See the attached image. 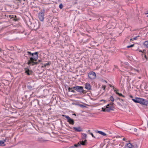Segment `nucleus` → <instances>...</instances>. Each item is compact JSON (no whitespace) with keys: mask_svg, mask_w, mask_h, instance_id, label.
I'll list each match as a JSON object with an SVG mask.
<instances>
[{"mask_svg":"<svg viewBox=\"0 0 148 148\" xmlns=\"http://www.w3.org/2000/svg\"><path fill=\"white\" fill-rule=\"evenodd\" d=\"M38 52H36L34 53H32L31 57L29 58V60H28V62L27 64L31 66H34L35 65H37L38 64V62H35L37 61V60L38 58ZM25 54H24V56L27 57V60L29 59V58L26 56Z\"/></svg>","mask_w":148,"mask_h":148,"instance_id":"1","label":"nucleus"},{"mask_svg":"<svg viewBox=\"0 0 148 148\" xmlns=\"http://www.w3.org/2000/svg\"><path fill=\"white\" fill-rule=\"evenodd\" d=\"M132 100L135 103H139L142 105H144L146 106H148V101L147 99L136 97L134 99L132 98Z\"/></svg>","mask_w":148,"mask_h":148,"instance_id":"2","label":"nucleus"},{"mask_svg":"<svg viewBox=\"0 0 148 148\" xmlns=\"http://www.w3.org/2000/svg\"><path fill=\"white\" fill-rule=\"evenodd\" d=\"M73 88L74 89V91L75 92L76 91L79 92V94L81 95L86 94L87 92L86 90H84V87L82 86H75L73 87Z\"/></svg>","mask_w":148,"mask_h":148,"instance_id":"3","label":"nucleus"},{"mask_svg":"<svg viewBox=\"0 0 148 148\" xmlns=\"http://www.w3.org/2000/svg\"><path fill=\"white\" fill-rule=\"evenodd\" d=\"M45 10L44 9H43L41 10L38 13V18L42 22H43L45 18Z\"/></svg>","mask_w":148,"mask_h":148,"instance_id":"4","label":"nucleus"},{"mask_svg":"<svg viewBox=\"0 0 148 148\" xmlns=\"http://www.w3.org/2000/svg\"><path fill=\"white\" fill-rule=\"evenodd\" d=\"M27 23L28 25L29 26V27L32 29L36 30L38 28V24L36 22L32 23L29 21Z\"/></svg>","mask_w":148,"mask_h":148,"instance_id":"5","label":"nucleus"},{"mask_svg":"<svg viewBox=\"0 0 148 148\" xmlns=\"http://www.w3.org/2000/svg\"><path fill=\"white\" fill-rule=\"evenodd\" d=\"M30 105L33 107L38 106H40L39 101L38 99H35L30 102Z\"/></svg>","mask_w":148,"mask_h":148,"instance_id":"6","label":"nucleus"},{"mask_svg":"<svg viewBox=\"0 0 148 148\" xmlns=\"http://www.w3.org/2000/svg\"><path fill=\"white\" fill-rule=\"evenodd\" d=\"M62 116L67 119V122H68L69 124L72 125H74V121L73 119L71 118L69 116L63 115Z\"/></svg>","mask_w":148,"mask_h":148,"instance_id":"7","label":"nucleus"},{"mask_svg":"<svg viewBox=\"0 0 148 148\" xmlns=\"http://www.w3.org/2000/svg\"><path fill=\"white\" fill-rule=\"evenodd\" d=\"M8 17L10 18L11 21H13L15 22L18 21L19 20V18L17 17L15 15H9L8 16Z\"/></svg>","mask_w":148,"mask_h":148,"instance_id":"8","label":"nucleus"},{"mask_svg":"<svg viewBox=\"0 0 148 148\" xmlns=\"http://www.w3.org/2000/svg\"><path fill=\"white\" fill-rule=\"evenodd\" d=\"M110 104H108L106 106V108H107L106 112H110L111 111H114V106H112L111 105H110Z\"/></svg>","mask_w":148,"mask_h":148,"instance_id":"9","label":"nucleus"},{"mask_svg":"<svg viewBox=\"0 0 148 148\" xmlns=\"http://www.w3.org/2000/svg\"><path fill=\"white\" fill-rule=\"evenodd\" d=\"M25 71V73L28 75H32L33 73V71L29 69L28 68H25L24 69Z\"/></svg>","mask_w":148,"mask_h":148,"instance_id":"10","label":"nucleus"},{"mask_svg":"<svg viewBox=\"0 0 148 148\" xmlns=\"http://www.w3.org/2000/svg\"><path fill=\"white\" fill-rule=\"evenodd\" d=\"M75 132H81L83 131V130L80 126L77 127H74L72 128Z\"/></svg>","mask_w":148,"mask_h":148,"instance_id":"11","label":"nucleus"},{"mask_svg":"<svg viewBox=\"0 0 148 148\" xmlns=\"http://www.w3.org/2000/svg\"><path fill=\"white\" fill-rule=\"evenodd\" d=\"M90 75H92L93 76L95 77L96 76V74L95 72L92 71H90L89 72L88 74V77L90 79H92V77L90 76Z\"/></svg>","mask_w":148,"mask_h":148,"instance_id":"12","label":"nucleus"},{"mask_svg":"<svg viewBox=\"0 0 148 148\" xmlns=\"http://www.w3.org/2000/svg\"><path fill=\"white\" fill-rule=\"evenodd\" d=\"M85 87L86 89L88 90H91V87L90 84L89 83H87L85 84Z\"/></svg>","mask_w":148,"mask_h":148,"instance_id":"13","label":"nucleus"},{"mask_svg":"<svg viewBox=\"0 0 148 148\" xmlns=\"http://www.w3.org/2000/svg\"><path fill=\"white\" fill-rule=\"evenodd\" d=\"M51 64V62L50 61H49L47 63L45 64L42 63V67L43 68H45L47 66H49Z\"/></svg>","mask_w":148,"mask_h":148,"instance_id":"14","label":"nucleus"},{"mask_svg":"<svg viewBox=\"0 0 148 148\" xmlns=\"http://www.w3.org/2000/svg\"><path fill=\"white\" fill-rule=\"evenodd\" d=\"M27 88L30 90H32L34 89V86H32L30 84L27 85Z\"/></svg>","mask_w":148,"mask_h":148,"instance_id":"15","label":"nucleus"},{"mask_svg":"<svg viewBox=\"0 0 148 148\" xmlns=\"http://www.w3.org/2000/svg\"><path fill=\"white\" fill-rule=\"evenodd\" d=\"M97 133H99L101 135H103V136H105L107 135V134L104 132L100 131H97Z\"/></svg>","mask_w":148,"mask_h":148,"instance_id":"16","label":"nucleus"},{"mask_svg":"<svg viewBox=\"0 0 148 148\" xmlns=\"http://www.w3.org/2000/svg\"><path fill=\"white\" fill-rule=\"evenodd\" d=\"M68 91L69 92H73V93H75V92L74 91V89H73V87H72V88H70V87H68Z\"/></svg>","mask_w":148,"mask_h":148,"instance_id":"17","label":"nucleus"},{"mask_svg":"<svg viewBox=\"0 0 148 148\" xmlns=\"http://www.w3.org/2000/svg\"><path fill=\"white\" fill-rule=\"evenodd\" d=\"M37 140L40 142H43L45 141V140H43L41 137H38L37 139Z\"/></svg>","mask_w":148,"mask_h":148,"instance_id":"18","label":"nucleus"},{"mask_svg":"<svg viewBox=\"0 0 148 148\" xmlns=\"http://www.w3.org/2000/svg\"><path fill=\"white\" fill-rule=\"evenodd\" d=\"M143 45L146 47L148 48V40L145 41L143 43Z\"/></svg>","mask_w":148,"mask_h":148,"instance_id":"19","label":"nucleus"},{"mask_svg":"<svg viewBox=\"0 0 148 148\" xmlns=\"http://www.w3.org/2000/svg\"><path fill=\"white\" fill-rule=\"evenodd\" d=\"M126 145L127 146V147H128L129 148H132V145L130 143H128L126 144Z\"/></svg>","mask_w":148,"mask_h":148,"instance_id":"20","label":"nucleus"},{"mask_svg":"<svg viewBox=\"0 0 148 148\" xmlns=\"http://www.w3.org/2000/svg\"><path fill=\"white\" fill-rule=\"evenodd\" d=\"M79 143L81 145H82L83 146L86 145V144L84 143V141H80Z\"/></svg>","mask_w":148,"mask_h":148,"instance_id":"21","label":"nucleus"},{"mask_svg":"<svg viewBox=\"0 0 148 148\" xmlns=\"http://www.w3.org/2000/svg\"><path fill=\"white\" fill-rule=\"evenodd\" d=\"M4 141H2V140H0V145L1 146H5V145L4 144Z\"/></svg>","mask_w":148,"mask_h":148,"instance_id":"22","label":"nucleus"},{"mask_svg":"<svg viewBox=\"0 0 148 148\" xmlns=\"http://www.w3.org/2000/svg\"><path fill=\"white\" fill-rule=\"evenodd\" d=\"M82 134L83 136L82 137V138L83 139H86V138L87 135L86 134L82 133Z\"/></svg>","mask_w":148,"mask_h":148,"instance_id":"23","label":"nucleus"},{"mask_svg":"<svg viewBox=\"0 0 148 148\" xmlns=\"http://www.w3.org/2000/svg\"><path fill=\"white\" fill-rule=\"evenodd\" d=\"M80 146V144L79 142H78L77 144H74L73 147H77L79 146Z\"/></svg>","mask_w":148,"mask_h":148,"instance_id":"24","label":"nucleus"},{"mask_svg":"<svg viewBox=\"0 0 148 148\" xmlns=\"http://www.w3.org/2000/svg\"><path fill=\"white\" fill-rule=\"evenodd\" d=\"M27 55L29 56V58L31 57V55L32 53L30 51H27Z\"/></svg>","mask_w":148,"mask_h":148,"instance_id":"25","label":"nucleus"},{"mask_svg":"<svg viewBox=\"0 0 148 148\" xmlns=\"http://www.w3.org/2000/svg\"><path fill=\"white\" fill-rule=\"evenodd\" d=\"M110 100L112 102L114 101V99L112 96H110Z\"/></svg>","mask_w":148,"mask_h":148,"instance_id":"26","label":"nucleus"},{"mask_svg":"<svg viewBox=\"0 0 148 148\" xmlns=\"http://www.w3.org/2000/svg\"><path fill=\"white\" fill-rule=\"evenodd\" d=\"M63 7V5L62 3H60L59 5V8L61 9H62Z\"/></svg>","mask_w":148,"mask_h":148,"instance_id":"27","label":"nucleus"},{"mask_svg":"<svg viewBox=\"0 0 148 148\" xmlns=\"http://www.w3.org/2000/svg\"><path fill=\"white\" fill-rule=\"evenodd\" d=\"M78 105L79 106L83 108L86 107V106L82 104H79Z\"/></svg>","mask_w":148,"mask_h":148,"instance_id":"28","label":"nucleus"},{"mask_svg":"<svg viewBox=\"0 0 148 148\" xmlns=\"http://www.w3.org/2000/svg\"><path fill=\"white\" fill-rule=\"evenodd\" d=\"M103 112H106L107 108L106 107V108H102L101 110Z\"/></svg>","mask_w":148,"mask_h":148,"instance_id":"29","label":"nucleus"},{"mask_svg":"<svg viewBox=\"0 0 148 148\" xmlns=\"http://www.w3.org/2000/svg\"><path fill=\"white\" fill-rule=\"evenodd\" d=\"M116 94L117 95H119V96H120V97H121L122 96V94L119 93L118 92H116Z\"/></svg>","mask_w":148,"mask_h":148,"instance_id":"30","label":"nucleus"},{"mask_svg":"<svg viewBox=\"0 0 148 148\" xmlns=\"http://www.w3.org/2000/svg\"><path fill=\"white\" fill-rule=\"evenodd\" d=\"M118 99H119L120 101H124V100L123 99H121L119 98H117L115 100V101L118 100Z\"/></svg>","mask_w":148,"mask_h":148,"instance_id":"31","label":"nucleus"},{"mask_svg":"<svg viewBox=\"0 0 148 148\" xmlns=\"http://www.w3.org/2000/svg\"><path fill=\"white\" fill-rule=\"evenodd\" d=\"M138 51L140 52H141L143 53V54H142V55L143 56L144 54H143V53H144V51H145V50H143L142 51L141 50H138Z\"/></svg>","mask_w":148,"mask_h":148,"instance_id":"32","label":"nucleus"},{"mask_svg":"<svg viewBox=\"0 0 148 148\" xmlns=\"http://www.w3.org/2000/svg\"><path fill=\"white\" fill-rule=\"evenodd\" d=\"M134 45V44H132L128 46H127V48H130L133 47Z\"/></svg>","mask_w":148,"mask_h":148,"instance_id":"33","label":"nucleus"},{"mask_svg":"<svg viewBox=\"0 0 148 148\" xmlns=\"http://www.w3.org/2000/svg\"><path fill=\"white\" fill-rule=\"evenodd\" d=\"M101 88L103 90H105L106 88V86L105 85H102Z\"/></svg>","mask_w":148,"mask_h":148,"instance_id":"34","label":"nucleus"},{"mask_svg":"<svg viewBox=\"0 0 148 148\" xmlns=\"http://www.w3.org/2000/svg\"><path fill=\"white\" fill-rule=\"evenodd\" d=\"M144 57L146 59V60H148V57L146 56V55H145H145H144Z\"/></svg>","mask_w":148,"mask_h":148,"instance_id":"35","label":"nucleus"},{"mask_svg":"<svg viewBox=\"0 0 148 148\" xmlns=\"http://www.w3.org/2000/svg\"><path fill=\"white\" fill-rule=\"evenodd\" d=\"M90 134L94 138H95V137L94 136L93 134L92 133H90Z\"/></svg>","mask_w":148,"mask_h":148,"instance_id":"36","label":"nucleus"},{"mask_svg":"<svg viewBox=\"0 0 148 148\" xmlns=\"http://www.w3.org/2000/svg\"><path fill=\"white\" fill-rule=\"evenodd\" d=\"M117 103L118 105H119V106H122V105L120 102H118Z\"/></svg>","mask_w":148,"mask_h":148,"instance_id":"37","label":"nucleus"},{"mask_svg":"<svg viewBox=\"0 0 148 148\" xmlns=\"http://www.w3.org/2000/svg\"><path fill=\"white\" fill-rule=\"evenodd\" d=\"M110 104V105H111V106H114V103H113L112 102V103H110L109 104Z\"/></svg>","mask_w":148,"mask_h":148,"instance_id":"38","label":"nucleus"},{"mask_svg":"<svg viewBox=\"0 0 148 148\" xmlns=\"http://www.w3.org/2000/svg\"><path fill=\"white\" fill-rule=\"evenodd\" d=\"M42 61L41 60H38L37 62V61H36V62H38V64L39 63V62H41Z\"/></svg>","mask_w":148,"mask_h":148,"instance_id":"39","label":"nucleus"},{"mask_svg":"<svg viewBox=\"0 0 148 148\" xmlns=\"http://www.w3.org/2000/svg\"><path fill=\"white\" fill-rule=\"evenodd\" d=\"M137 39V38L136 37H135L134 38H133V39L134 40H136Z\"/></svg>","mask_w":148,"mask_h":148,"instance_id":"40","label":"nucleus"},{"mask_svg":"<svg viewBox=\"0 0 148 148\" xmlns=\"http://www.w3.org/2000/svg\"><path fill=\"white\" fill-rule=\"evenodd\" d=\"M112 88L114 89V91L115 92L116 90L114 89V88H114V87L113 86Z\"/></svg>","mask_w":148,"mask_h":148,"instance_id":"41","label":"nucleus"},{"mask_svg":"<svg viewBox=\"0 0 148 148\" xmlns=\"http://www.w3.org/2000/svg\"><path fill=\"white\" fill-rule=\"evenodd\" d=\"M87 140L86 139H85L84 141V143L86 144V143L87 142Z\"/></svg>","mask_w":148,"mask_h":148,"instance_id":"42","label":"nucleus"},{"mask_svg":"<svg viewBox=\"0 0 148 148\" xmlns=\"http://www.w3.org/2000/svg\"><path fill=\"white\" fill-rule=\"evenodd\" d=\"M53 8H56V6H55V5H54V4H53Z\"/></svg>","mask_w":148,"mask_h":148,"instance_id":"43","label":"nucleus"},{"mask_svg":"<svg viewBox=\"0 0 148 148\" xmlns=\"http://www.w3.org/2000/svg\"><path fill=\"white\" fill-rule=\"evenodd\" d=\"M130 97L131 98H133V96L132 95H130Z\"/></svg>","mask_w":148,"mask_h":148,"instance_id":"44","label":"nucleus"},{"mask_svg":"<svg viewBox=\"0 0 148 148\" xmlns=\"http://www.w3.org/2000/svg\"><path fill=\"white\" fill-rule=\"evenodd\" d=\"M17 1H19L20 3H21L22 0H16Z\"/></svg>","mask_w":148,"mask_h":148,"instance_id":"45","label":"nucleus"},{"mask_svg":"<svg viewBox=\"0 0 148 148\" xmlns=\"http://www.w3.org/2000/svg\"><path fill=\"white\" fill-rule=\"evenodd\" d=\"M69 148H74V147H73V146H71V147H70Z\"/></svg>","mask_w":148,"mask_h":148,"instance_id":"46","label":"nucleus"},{"mask_svg":"<svg viewBox=\"0 0 148 148\" xmlns=\"http://www.w3.org/2000/svg\"><path fill=\"white\" fill-rule=\"evenodd\" d=\"M109 86H110V87H111V88H112V86H112V85H111V84H109Z\"/></svg>","mask_w":148,"mask_h":148,"instance_id":"47","label":"nucleus"},{"mask_svg":"<svg viewBox=\"0 0 148 148\" xmlns=\"http://www.w3.org/2000/svg\"><path fill=\"white\" fill-rule=\"evenodd\" d=\"M73 115L76 116V114L75 113L73 114Z\"/></svg>","mask_w":148,"mask_h":148,"instance_id":"48","label":"nucleus"},{"mask_svg":"<svg viewBox=\"0 0 148 148\" xmlns=\"http://www.w3.org/2000/svg\"><path fill=\"white\" fill-rule=\"evenodd\" d=\"M52 12H53V13L55 12H56V11H55V10H52Z\"/></svg>","mask_w":148,"mask_h":148,"instance_id":"49","label":"nucleus"},{"mask_svg":"<svg viewBox=\"0 0 148 148\" xmlns=\"http://www.w3.org/2000/svg\"><path fill=\"white\" fill-rule=\"evenodd\" d=\"M6 140H7V139H6V138H5V139L3 141H4V142H6Z\"/></svg>","mask_w":148,"mask_h":148,"instance_id":"50","label":"nucleus"},{"mask_svg":"<svg viewBox=\"0 0 148 148\" xmlns=\"http://www.w3.org/2000/svg\"><path fill=\"white\" fill-rule=\"evenodd\" d=\"M145 14H148V13H145ZM147 17H148V15H147Z\"/></svg>","mask_w":148,"mask_h":148,"instance_id":"51","label":"nucleus"},{"mask_svg":"<svg viewBox=\"0 0 148 148\" xmlns=\"http://www.w3.org/2000/svg\"><path fill=\"white\" fill-rule=\"evenodd\" d=\"M123 141L125 140V138H123Z\"/></svg>","mask_w":148,"mask_h":148,"instance_id":"52","label":"nucleus"},{"mask_svg":"<svg viewBox=\"0 0 148 148\" xmlns=\"http://www.w3.org/2000/svg\"><path fill=\"white\" fill-rule=\"evenodd\" d=\"M121 97H125V96L124 95H122V96Z\"/></svg>","mask_w":148,"mask_h":148,"instance_id":"53","label":"nucleus"},{"mask_svg":"<svg viewBox=\"0 0 148 148\" xmlns=\"http://www.w3.org/2000/svg\"><path fill=\"white\" fill-rule=\"evenodd\" d=\"M2 51V49L1 48H0V52L1 51Z\"/></svg>","mask_w":148,"mask_h":148,"instance_id":"54","label":"nucleus"},{"mask_svg":"<svg viewBox=\"0 0 148 148\" xmlns=\"http://www.w3.org/2000/svg\"><path fill=\"white\" fill-rule=\"evenodd\" d=\"M136 37H137V38H138L139 37H140V36H139L138 35V36H136Z\"/></svg>","mask_w":148,"mask_h":148,"instance_id":"55","label":"nucleus"},{"mask_svg":"<svg viewBox=\"0 0 148 148\" xmlns=\"http://www.w3.org/2000/svg\"><path fill=\"white\" fill-rule=\"evenodd\" d=\"M133 40H133V39H132V38H131V39H130V40L131 41V40L133 41Z\"/></svg>","mask_w":148,"mask_h":148,"instance_id":"56","label":"nucleus"},{"mask_svg":"<svg viewBox=\"0 0 148 148\" xmlns=\"http://www.w3.org/2000/svg\"><path fill=\"white\" fill-rule=\"evenodd\" d=\"M27 95H25V97L26 98L27 97Z\"/></svg>","mask_w":148,"mask_h":148,"instance_id":"57","label":"nucleus"},{"mask_svg":"<svg viewBox=\"0 0 148 148\" xmlns=\"http://www.w3.org/2000/svg\"><path fill=\"white\" fill-rule=\"evenodd\" d=\"M68 127L70 128L71 129H72V128L71 127H70L69 126H68Z\"/></svg>","mask_w":148,"mask_h":148,"instance_id":"58","label":"nucleus"},{"mask_svg":"<svg viewBox=\"0 0 148 148\" xmlns=\"http://www.w3.org/2000/svg\"><path fill=\"white\" fill-rule=\"evenodd\" d=\"M136 130H137V129H134V131H136Z\"/></svg>","mask_w":148,"mask_h":148,"instance_id":"59","label":"nucleus"},{"mask_svg":"<svg viewBox=\"0 0 148 148\" xmlns=\"http://www.w3.org/2000/svg\"><path fill=\"white\" fill-rule=\"evenodd\" d=\"M27 104L26 103L25 105V107H27V105H26Z\"/></svg>","mask_w":148,"mask_h":148,"instance_id":"60","label":"nucleus"},{"mask_svg":"<svg viewBox=\"0 0 148 148\" xmlns=\"http://www.w3.org/2000/svg\"><path fill=\"white\" fill-rule=\"evenodd\" d=\"M105 101L104 100H103L102 99V100H101V101Z\"/></svg>","mask_w":148,"mask_h":148,"instance_id":"61","label":"nucleus"},{"mask_svg":"<svg viewBox=\"0 0 148 148\" xmlns=\"http://www.w3.org/2000/svg\"><path fill=\"white\" fill-rule=\"evenodd\" d=\"M119 137H120V136H117V138Z\"/></svg>","mask_w":148,"mask_h":148,"instance_id":"62","label":"nucleus"},{"mask_svg":"<svg viewBox=\"0 0 148 148\" xmlns=\"http://www.w3.org/2000/svg\"><path fill=\"white\" fill-rule=\"evenodd\" d=\"M90 130H88V132H90Z\"/></svg>","mask_w":148,"mask_h":148,"instance_id":"63","label":"nucleus"},{"mask_svg":"<svg viewBox=\"0 0 148 148\" xmlns=\"http://www.w3.org/2000/svg\"><path fill=\"white\" fill-rule=\"evenodd\" d=\"M23 1H25V0H23Z\"/></svg>","mask_w":148,"mask_h":148,"instance_id":"64","label":"nucleus"}]
</instances>
